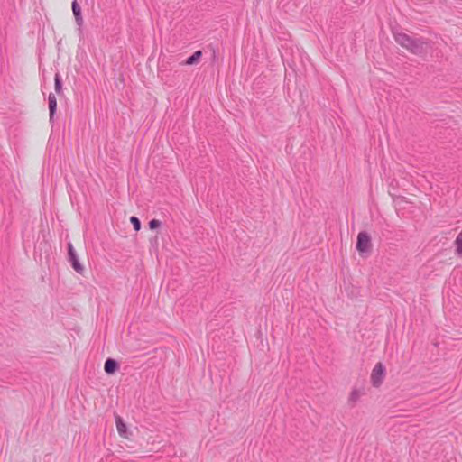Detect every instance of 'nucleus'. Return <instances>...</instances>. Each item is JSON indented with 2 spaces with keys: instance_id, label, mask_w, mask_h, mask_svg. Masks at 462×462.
I'll return each mask as SVG.
<instances>
[{
  "instance_id": "nucleus-5",
  "label": "nucleus",
  "mask_w": 462,
  "mask_h": 462,
  "mask_svg": "<svg viewBox=\"0 0 462 462\" xmlns=\"http://www.w3.org/2000/svg\"><path fill=\"white\" fill-rule=\"evenodd\" d=\"M72 12L75 16V21L79 26H81L83 24V18L81 15V9L79 5L78 4L77 0H74L72 2Z\"/></svg>"
},
{
  "instance_id": "nucleus-13",
  "label": "nucleus",
  "mask_w": 462,
  "mask_h": 462,
  "mask_svg": "<svg viewBox=\"0 0 462 462\" xmlns=\"http://www.w3.org/2000/svg\"><path fill=\"white\" fill-rule=\"evenodd\" d=\"M61 87H62L61 79H60L59 74H56V76H55V91L57 93H60L61 91Z\"/></svg>"
},
{
  "instance_id": "nucleus-3",
  "label": "nucleus",
  "mask_w": 462,
  "mask_h": 462,
  "mask_svg": "<svg viewBox=\"0 0 462 462\" xmlns=\"http://www.w3.org/2000/svg\"><path fill=\"white\" fill-rule=\"evenodd\" d=\"M370 236L366 232H360L357 236L356 249L361 253H365L370 249Z\"/></svg>"
},
{
  "instance_id": "nucleus-4",
  "label": "nucleus",
  "mask_w": 462,
  "mask_h": 462,
  "mask_svg": "<svg viewBox=\"0 0 462 462\" xmlns=\"http://www.w3.org/2000/svg\"><path fill=\"white\" fill-rule=\"evenodd\" d=\"M69 259L71 263V265L73 269L77 272L81 273L84 270L83 266L79 263L77 254L72 246L71 244H69Z\"/></svg>"
},
{
  "instance_id": "nucleus-12",
  "label": "nucleus",
  "mask_w": 462,
  "mask_h": 462,
  "mask_svg": "<svg viewBox=\"0 0 462 462\" xmlns=\"http://www.w3.org/2000/svg\"><path fill=\"white\" fill-rule=\"evenodd\" d=\"M130 222L133 224L134 229L139 231L141 229V222L136 217H131Z\"/></svg>"
},
{
  "instance_id": "nucleus-11",
  "label": "nucleus",
  "mask_w": 462,
  "mask_h": 462,
  "mask_svg": "<svg viewBox=\"0 0 462 462\" xmlns=\"http://www.w3.org/2000/svg\"><path fill=\"white\" fill-rule=\"evenodd\" d=\"M455 243L457 245V254H462V229H461V232L457 236Z\"/></svg>"
},
{
  "instance_id": "nucleus-2",
  "label": "nucleus",
  "mask_w": 462,
  "mask_h": 462,
  "mask_svg": "<svg viewBox=\"0 0 462 462\" xmlns=\"http://www.w3.org/2000/svg\"><path fill=\"white\" fill-rule=\"evenodd\" d=\"M385 377V367L382 363H378L374 367L371 374V383L373 386L379 387Z\"/></svg>"
},
{
  "instance_id": "nucleus-8",
  "label": "nucleus",
  "mask_w": 462,
  "mask_h": 462,
  "mask_svg": "<svg viewBox=\"0 0 462 462\" xmlns=\"http://www.w3.org/2000/svg\"><path fill=\"white\" fill-rule=\"evenodd\" d=\"M116 429L120 436L126 437L127 427L121 417H116Z\"/></svg>"
},
{
  "instance_id": "nucleus-9",
  "label": "nucleus",
  "mask_w": 462,
  "mask_h": 462,
  "mask_svg": "<svg viewBox=\"0 0 462 462\" xmlns=\"http://www.w3.org/2000/svg\"><path fill=\"white\" fill-rule=\"evenodd\" d=\"M49 103V110H50V118L51 119L54 116L57 107V100L54 94L50 93L48 97Z\"/></svg>"
},
{
  "instance_id": "nucleus-7",
  "label": "nucleus",
  "mask_w": 462,
  "mask_h": 462,
  "mask_svg": "<svg viewBox=\"0 0 462 462\" xmlns=\"http://www.w3.org/2000/svg\"><path fill=\"white\" fill-rule=\"evenodd\" d=\"M364 393H363L359 389L352 390V392L350 393L349 397H348V402L351 405H355L360 400V398L364 395Z\"/></svg>"
},
{
  "instance_id": "nucleus-10",
  "label": "nucleus",
  "mask_w": 462,
  "mask_h": 462,
  "mask_svg": "<svg viewBox=\"0 0 462 462\" xmlns=\"http://www.w3.org/2000/svg\"><path fill=\"white\" fill-rule=\"evenodd\" d=\"M201 56H202L201 51H195L191 56H189L187 59L186 64H188V65L195 64L200 59Z\"/></svg>"
},
{
  "instance_id": "nucleus-14",
  "label": "nucleus",
  "mask_w": 462,
  "mask_h": 462,
  "mask_svg": "<svg viewBox=\"0 0 462 462\" xmlns=\"http://www.w3.org/2000/svg\"><path fill=\"white\" fill-rule=\"evenodd\" d=\"M161 226V221L157 219H152L149 222V227L151 229H155Z\"/></svg>"
},
{
  "instance_id": "nucleus-1",
  "label": "nucleus",
  "mask_w": 462,
  "mask_h": 462,
  "mask_svg": "<svg viewBox=\"0 0 462 462\" xmlns=\"http://www.w3.org/2000/svg\"><path fill=\"white\" fill-rule=\"evenodd\" d=\"M393 36L398 44L413 54L418 55L423 53L429 45V42L423 38H412L402 32H394Z\"/></svg>"
},
{
  "instance_id": "nucleus-6",
  "label": "nucleus",
  "mask_w": 462,
  "mask_h": 462,
  "mask_svg": "<svg viewBox=\"0 0 462 462\" xmlns=\"http://www.w3.org/2000/svg\"><path fill=\"white\" fill-rule=\"evenodd\" d=\"M104 369L106 374H112L118 369V363L115 359L107 358Z\"/></svg>"
}]
</instances>
